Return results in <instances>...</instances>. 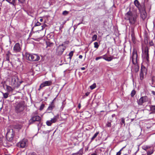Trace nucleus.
I'll use <instances>...</instances> for the list:
<instances>
[{"instance_id":"1","label":"nucleus","mask_w":155,"mask_h":155,"mask_svg":"<svg viewBox=\"0 0 155 155\" xmlns=\"http://www.w3.org/2000/svg\"><path fill=\"white\" fill-rule=\"evenodd\" d=\"M124 18L127 20H128L130 25L133 26H135L136 21L137 15L133 14L130 11H129L127 13L125 16Z\"/></svg>"},{"instance_id":"2","label":"nucleus","mask_w":155,"mask_h":155,"mask_svg":"<svg viewBox=\"0 0 155 155\" xmlns=\"http://www.w3.org/2000/svg\"><path fill=\"white\" fill-rule=\"evenodd\" d=\"M137 51L136 49H134L130 59H131L133 64L135 65L134 70L136 72L139 71V66L137 64Z\"/></svg>"},{"instance_id":"3","label":"nucleus","mask_w":155,"mask_h":155,"mask_svg":"<svg viewBox=\"0 0 155 155\" xmlns=\"http://www.w3.org/2000/svg\"><path fill=\"white\" fill-rule=\"evenodd\" d=\"M25 56L27 60L31 61H38L40 59L39 56L35 54H30L26 53Z\"/></svg>"},{"instance_id":"4","label":"nucleus","mask_w":155,"mask_h":155,"mask_svg":"<svg viewBox=\"0 0 155 155\" xmlns=\"http://www.w3.org/2000/svg\"><path fill=\"white\" fill-rule=\"evenodd\" d=\"M25 109V105L23 103L20 102L18 103L15 107V111L18 114L20 113Z\"/></svg>"},{"instance_id":"5","label":"nucleus","mask_w":155,"mask_h":155,"mask_svg":"<svg viewBox=\"0 0 155 155\" xmlns=\"http://www.w3.org/2000/svg\"><path fill=\"white\" fill-rule=\"evenodd\" d=\"M28 140L26 139H24L17 144V146L20 148H24L27 146Z\"/></svg>"},{"instance_id":"6","label":"nucleus","mask_w":155,"mask_h":155,"mask_svg":"<svg viewBox=\"0 0 155 155\" xmlns=\"http://www.w3.org/2000/svg\"><path fill=\"white\" fill-rule=\"evenodd\" d=\"M66 49V47L62 44L58 47L56 51V53L58 55H61Z\"/></svg>"},{"instance_id":"7","label":"nucleus","mask_w":155,"mask_h":155,"mask_svg":"<svg viewBox=\"0 0 155 155\" xmlns=\"http://www.w3.org/2000/svg\"><path fill=\"white\" fill-rule=\"evenodd\" d=\"M18 81V78L16 76H12L11 79L10 83L12 86H15L17 84Z\"/></svg>"},{"instance_id":"8","label":"nucleus","mask_w":155,"mask_h":155,"mask_svg":"<svg viewBox=\"0 0 155 155\" xmlns=\"http://www.w3.org/2000/svg\"><path fill=\"white\" fill-rule=\"evenodd\" d=\"M21 50V47L18 43H16L13 48V52L14 53L20 52Z\"/></svg>"},{"instance_id":"9","label":"nucleus","mask_w":155,"mask_h":155,"mask_svg":"<svg viewBox=\"0 0 155 155\" xmlns=\"http://www.w3.org/2000/svg\"><path fill=\"white\" fill-rule=\"evenodd\" d=\"M14 136V134L12 131V132H8L6 136V138L7 140L9 142H12L13 140Z\"/></svg>"},{"instance_id":"10","label":"nucleus","mask_w":155,"mask_h":155,"mask_svg":"<svg viewBox=\"0 0 155 155\" xmlns=\"http://www.w3.org/2000/svg\"><path fill=\"white\" fill-rule=\"evenodd\" d=\"M147 74V70L144 67L142 66L141 71L140 74V79L142 80L144 78V74Z\"/></svg>"},{"instance_id":"11","label":"nucleus","mask_w":155,"mask_h":155,"mask_svg":"<svg viewBox=\"0 0 155 155\" xmlns=\"http://www.w3.org/2000/svg\"><path fill=\"white\" fill-rule=\"evenodd\" d=\"M148 101V98L146 96H143L141 98L137 101V103L139 105H141L143 104Z\"/></svg>"},{"instance_id":"12","label":"nucleus","mask_w":155,"mask_h":155,"mask_svg":"<svg viewBox=\"0 0 155 155\" xmlns=\"http://www.w3.org/2000/svg\"><path fill=\"white\" fill-rule=\"evenodd\" d=\"M40 117L38 115L32 116L30 119L29 121L31 124L33 123L35 121H39L41 120Z\"/></svg>"},{"instance_id":"13","label":"nucleus","mask_w":155,"mask_h":155,"mask_svg":"<svg viewBox=\"0 0 155 155\" xmlns=\"http://www.w3.org/2000/svg\"><path fill=\"white\" fill-rule=\"evenodd\" d=\"M52 82L51 81H48L43 82L40 85V87H44L46 86H49L51 85Z\"/></svg>"},{"instance_id":"14","label":"nucleus","mask_w":155,"mask_h":155,"mask_svg":"<svg viewBox=\"0 0 155 155\" xmlns=\"http://www.w3.org/2000/svg\"><path fill=\"white\" fill-rule=\"evenodd\" d=\"M148 52V48H145L144 51V58H146V61L147 62H149V54Z\"/></svg>"},{"instance_id":"15","label":"nucleus","mask_w":155,"mask_h":155,"mask_svg":"<svg viewBox=\"0 0 155 155\" xmlns=\"http://www.w3.org/2000/svg\"><path fill=\"white\" fill-rule=\"evenodd\" d=\"M54 107H55L54 104H51L48 107V108L47 110L48 111H51L54 109ZM51 112V111L49 112Z\"/></svg>"},{"instance_id":"16","label":"nucleus","mask_w":155,"mask_h":155,"mask_svg":"<svg viewBox=\"0 0 155 155\" xmlns=\"http://www.w3.org/2000/svg\"><path fill=\"white\" fill-rule=\"evenodd\" d=\"M141 17L143 19H144L147 16V14L144 9V11H143L141 13Z\"/></svg>"},{"instance_id":"17","label":"nucleus","mask_w":155,"mask_h":155,"mask_svg":"<svg viewBox=\"0 0 155 155\" xmlns=\"http://www.w3.org/2000/svg\"><path fill=\"white\" fill-rule=\"evenodd\" d=\"M103 59L106 61H112L113 59V56L110 57H106L105 55L103 56Z\"/></svg>"},{"instance_id":"18","label":"nucleus","mask_w":155,"mask_h":155,"mask_svg":"<svg viewBox=\"0 0 155 155\" xmlns=\"http://www.w3.org/2000/svg\"><path fill=\"white\" fill-rule=\"evenodd\" d=\"M59 116L58 115L54 116V117L52 119L51 121L52 123L55 122L58 118Z\"/></svg>"},{"instance_id":"19","label":"nucleus","mask_w":155,"mask_h":155,"mask_svg":"<svg viewBox=\"0 0 155 155\" xmlns=\"http://www.w3.org/2000/svg\"><path fill=\"white\" fill-rule=\"evenodd\" d=\"M11 52L8 51V53L6 54V60L5 61H9V57L11 55Z\"/></svg>"},{"instance_id":"20","label":"nucleus","mask_w":155,"mask_h":155,"mask_svg":"<svg viewBox=\"0 0 155 155\" xmlns=\"http://www.w3.org/2000/svg\"><path fill=\"white\" fill-rule=\"evenodd\" d=\"M150 111H152L150 113H155V106L151 105L150 106Z\"/></svg>"},{"instance_id":"21","label":"nucleus","mask_w":155,"mask_h":155,"mask_svg":"<svg viewBox=\"0 0 155 155\" xmlns=\"http://www.w3.org/2000/svg\"><path fill=\"white\" fill-rule=\"evenodd\" d=\"M154 151L153 148V147H151L150 149V150H148L147 151V153L149 155H150L152 154Z\"/></svg>"},{"instance_id":"22","label":"nucleus","mask_w":155,"mask_h":155,"mask_svg":"<svg viewBox=\"0 0 155 155\" xmlns=\"http://www.w3.org/2000/svg\"><path fill=\"white\" fill-rule=\"evenodd\" d=\"M6 90L8 92H9L11 91H13V89L11 87L7 85H6Z\"/></svg>"},{"instance_id":"23","label":"nucleus","mask_w":155,"mask_h":155,"mask_svg":"<svg viewBox=\"0 0 155 155\" xmlns=\"http://www.w3.org/2000/svg\"><path fill=\"white\" fill-rule=\"evenodd\" d=\"M152 146H143V149L144 150L146 151L147 152L149 150L148 149H150Z\"/></svg>"},{"instance_id":"24","label":"nucleus","mask_w":155,"mask_h":155,"mask_svg":"<svg viewBox=\"0 0 155 155\" xmlns=\"http://www.w3.org/2000/svg\"><path fill=\"white\" fill-rule=\"evenodd\" d=\"M83 153V150L80 149L78 152L77 153H73L72 155H82Z\"/></svg>"},{"instance_id":"25","label":"nucleus","mask_w":155,"mask_h":155,"mask_svg":"<svg viewBox=\"0 0 155 155\" xmlns=\"http://www.w3.org/2000/svg\"><path fill=\"white\" fill-rule=\"evenodd\" d=\"M121 125H122L123 124H124V126L125 125V119L124 117H122L121 118V121L120 123Z\"/></svg>"},{"instance_id":"26","label":"nucleus","mask_w":155,"mask_h":155,"mask_svg":"<svg viewBox=\"0 0 155 155\" xmlns=\"http://www.w3.org/2000/svg\"><path fill=\"white\" fill-rule=\"evenodd\" d=\"M134 4L135 6L137 7H138L140 5V4L137 0H135L134 1Z\"/></svg>"},{"instance_id":"27","label":"nucleus","mask_w":155,"mask_h":155,"mask_svg":"<svg viewBox=\"0 0 155 155\" xmlns=\"http://www.w3.org/2000/svg\"><path fill=\"white\" fill-rule=\"evenodd\" d=\"M22 127V126L20 124H17L15 125V128L18 130H19L21 129Z\"/></svg>"},{"instance_id":"28","label":"nucleus","mask_w":155,"mask_h":155,"mask_svg":"<svg viewBox=\"0 0 155 155\" xmlns=\"http://www.w3.org/2000/svg\"><path fill=\"white\" fill-rule=\"evenodd\" d=\"M2 94L3 95V98L5 99L7 98L8 97V95L9 94V93H4L2 92Z\"/></svg>"},{"instance_id":"29","label":"nucleus","mask_w":155,"mask_h":155,"mask_svg":"<svg viewBox=\"0 0 155 155\" xmlns=\"http://www.w3.org/2000/svg\"><path fill=\"white\" fill-rule=\"evenodd\" d=\"M99 134V132H98L95 133L93 137L91 138V141H93L97 137Z\"/></svg>"},{"instance_id":"30","label":"nucleus","mask_w":155,"mask_h":155,"mask_svg":"<svg viewBox=\"0 0 155 155\" xmlns=\"http://www.w3.org/2000/svg\"><path fill=\"white\" fill-rule=\"evenodd\" d=\"M74 52V51H71L69 53L68 55L69 56V59L71 60V59L72 57L73 56V53Z\"/></svg>"},{"instance_id":"31","label":"nucleus","mask_w":155,"mask_h":155,"mask_svg":"<svg viewBox=\"0 0 155 155\" xmlns=\"http://www.w3.org/2000/svg\"><path fill=\"white\" fill-rule=\"evenodd\" d=\"M96 86V83H94L92 85L90 86V88L91 90H93L94 89Z\"/></svg>"},{"instance_id":"32","label":"nucleus","mask_w":155,"mask_h":155,"mask_svg":"<svg viewBox=\"0 0 155 155\" xmlns=\"http://www.w3.org/2000/svg\"><path fill=\"white\" fill-rule=\"evenodd\" d=\"M94 48H98L99 47V45H98V43L97 42H95L94 43Z\"/></svg>"},{"instance_id":"33","label":"nucleus","mask_w":155,"mask_h":155,"mask_svg":"<svg viewBox=\"0 0 155 155\" xmlns=\"http://www.w3.org/2000/svg\"><path fill=\"white\" fill-rule=\"evenodd\" d=\"M97 36L96 35H94L92 37V41H95L97 40Z\"/></svg>"},{"instance_id":"34","label":"nucleus","mask_w":155,"mask_h":155,"mask_svg":"<svg viewBox=\"0 0 155 155\" xmlns=\"http://www.w3.org/2000/svg\"><path fill=\"white\" fill-rule=\"evenodd\" d=\"M136 94V91L134 90H133L131 91V96L132 97H133Z\"/></svg>"},{"instance_id":"35","label":"nucleus","mask_w":155,"mask_h":155,"mask_svg":"<svg viewBox=\"0 0 155 155\" xmlns=\"http://www.w3.org/2000/svg\"><path fill=\"white\" fill-rule=\"evenodd\" d=\"M52 123H51V120H48L46 122V124L48 126H51Z\"/></svg>"},{"instance_id":"36","label":"nucleus","mask_w":155,"mask_h":155,"mask_svg":"<svg viewBox=\"0 0 155 155\" xmlns=\"http://www.w3.org/2000/svg\"><path fill=\"white\" fill-rule=\"evenodd\" d=\"M41 24L40 22H37L35 25L32 28V29H33L35 27V26H39L41 25Z\"/></svg>"},{"instance_id":"37","label":"nucleus","mask_w":155,"mask_h":155,"mask_svg":"<svg viewBox=\"0 0 155 155\" xmlns=\"http://www.w3.org/2000/svg\"><path fill=\"white\" fill-rule=\"evenodd\" d=\"M68 13H69L68 12L66 11H64L62 13V14L64 15H68Z\"/></svg>"},{"instance_id":"38","label":"nucleus","mask_w":155,"mask_h":155,"mask_svg":"<svg viewBox=\"0 0 155 155\" xmlns=\"http://www.w3.org/2000/svg\"><path fill=\"white\" fill-rule=\"evenodd\" d=\"M106 126L108 127H110L111 126V122H107Z\"/></svg>"},{"instance_id":"39","label":"nucleus","mask_w":155,"mask_h":155,"mask_svg":"<svg viewBox=\"0 0 155 155\" xmlns=\"http://www.w3.org/2000/svg\"><path fill=\"white\" fill-rule=\"evenodd\" d=\"M45 107V105L44 104H42L40 107V110H42Z\"/></svg>"},{"instance_id":"40","label":"nucleus","mask_w":155,"mask_h":155,"mask_svg":"<svg viewBox=\"0 0 155 155\" xmlns=\"http://www.w3.org/2000/svg\"><path fill=\"white\" fill-rule=\"evenodd\" d=\"M33 70L31 69L29 72V74L30 75H31L33 76L34 75V73L33 72Z\"/></svg>"},{"instance_id":"41","label":"nucleus","mask_w":155,"mask_h":155,"mask_svg":"<svg viewBox=\"0 0 155 155\" xmlns=\"http://www.w3.org/2000/svg\"><path fill=\"white\" fill-rule=\"evenodd\" d=\"M149 44L150 46H153L154 45V44L152 41H150L149 42Z\"/></svg>"},{"instance_id":"42","label":"nucleus","mask_w":155,"mask_h":155,"mask_svg":"<svg viewBox=\"0 0 155 155\" xmlns=\"http://www.w3.org/2000/svg\"><path fill=\"white\" fill-rule=\"evenodd\" d=\"M101 58H103V56H100L98 57H96L95 58V60L96 61H97L99 59H101Z\"/></svg>"},{"instance_id":"43","label":"nucleus","mask_w":155,"mask_h":155,"mask_svg":"<svg viewBox=\"0 0 155 155\" xmlns=\"http://www.w3.org/2000/svg\"><path fill=\"white\" fill-rule=\"evenodd\" d=\"M18 2L21 4H23L24 3L25 0H18Z\"/></svg>"},{"instance_id":"44","label":"nucleus","mask_w":155,"mask_h":155,"mask_svg":"<svg viewBox=\"0 0 155 155\" xmlns=\"http://www.w3.org/2000/svg\"><path fill=\"white\" fill-rule=\"evenodd\" d=\"M52 44V43H50L49 42H47V45L48 46H51Z\"/></svg>"},{"instance_id":"45","label":"nucleus","mask_w":155,"mask_h":155,"mask_svg":"<svg viewBox=\"0 0 155 155\" xmlns=\"http://www.w3.org/2000/svg\"><path fill=\"white\" fill-rule=\"evenodd\" d=\"M28 155H37V154L35 152H32L28 154Z\"/></svg>"},{"instance_id":"46","label":"nucleus","mask_w":155,"mask_h":155,"mask_svg":"<svg viewBox=\"0 0 155 155\" xmlns=\"http://www.w3.org/2000/svg\"><path fill=\"white\" fill-rule=\"evenodd\" d=\"M46 26V25H41V30H43L44 29V28Z\"/></svg>"},{"instance_id":"47","label":"nucleus","mask_w":155,"mask_h":155,"mask_svg":"<svg viewBox=\"0 0 155 155\" xmlns=\"http://www.w3.org/2000/svg\"><path fill=\"white\" fill-rule=\"evenodd\" d=\"M4 145L5 146H11L12 145V144H9V143H8V144H6V143H4Z\"/></svg>"},{"instance_id":"48","label":"nucleus","mask_w":155,"mask_h":155,"mask_svg":"<svg viewBox=\"0 0 155 155\" xmlns=\"http://www.w3.org/2000/svg\"><path fill=\"white\" fill-rule=\"evenodd\" d=\"M151 5H149V7L148 8V10L149 12H150V11L151 9Z\"/></svg>"},{"instance_id":"49","label":"nucleus","mask_w":155,"mask_h":155,"mask_svg":"<svg viewBox=\"0 0 155 155\" xmlns=\"http://www.w3.org/2000/svg\"><path fill=\"white\" fill-rule=\"evenodd\" d=\"M89 94H90V92H87L85 94V95H86V96H88Z\"/></svg>"},{"instance_id":"50","label":"nucleus","mask_w":155,"mask_h":155,"mask_svg":"<svg viewBox=\"0 0 155 155\" xmlns=\"http://www.w3.org/2000/svg\"><path fill=\"white\" fill-rule=\"evenodd\" d=\"M121 154V152H120V151H119L117 153L116 155H120Z\"/></svg>"},{"instance_id":"51","label":"nucleus","mask_w":155,"mask_h":155,"mask_svg":"<svg viewBox=\"0 0 155 155\" xmlns=\"http://www.w3.org/2000/svg\"><path fill=\"white\" fill-rule=\"evenodd\" d=\"M151 93L153 95H155V92L154 91H152Z\"/></svg>"},{"instance_id":"52","label":"nucleus","mask_w":155,"mask_h":155,"mask_svg":"<svg viewBox=\"0 0 155 155\" xmlns=\"http://www.w3.org/2000/svg\"><path fill=\"white\" fill-rule=\"evenodd\" d=\"M56 99V98H54V99L53 100V101L51 102V104H54V102L55 100Z\"/></svg>"},{"instance_id":"53","label":"nucleus","mask_w":155,"mask_h":155,"mask_svg":"<svg viewBox=\"0 0 155 155\" xmlns=\"http://www.w3.org/2000/svg\"><path fill=\"white\" fill-rule=\"evenodd\" d=\"M82 57L83 56L82 55H80L79 56V58L80 59H82Z\"/></svg>"},{"instance_id":"54","label":"nucleus","mask_w":155,"mask_h":155,"mask_svg":"<svg viewBox=\"0 0 155 155\" xmlns=\"http://www.w3.org/2000/svg\"><path fill=\"white\" fill-rule=\"evenodd\" d=\"M78 108L79 109H80L81 107V105L80 104H79L78 105Z\"/></svg>"},{"instance_id":"55","label":"nucleus","mask_w":155,"mask_h":155,"mask_svg":"<svg viewBox=\"0 0 155 155\" xmlns=\"http://www.w3.org/2000/svg\"><path fill=\"white\" fill-rule=\"evenodd\" d=\"M125 146L123 147V148H122L119 151H120V152H121V151H122L123 150L125 147Z\"/></svg>"},{"instance_id":"56","label":"nucleus","mask_w":155,"mask_h":155,"mask_svg":"<svg viewBox=\"0 0 155 155\" xmlns=\"http://www.w3.org/2000/svg\"><path fill=\"white\" fill-rule=\"evenodd\" d=\"M81 69L82 70H84L85 69V68L84 67H82L81 68Z\"/></svg>"},{"instance_id":"57","label":"nucleus","mask_w":155,"mask_h":155,"mask_svg":"<svg viewBox=\"0 0 155 155\" xmlns=\"http://www.w3.org/2000/svg\"><path fill=\"white\" fill-rule=\"evenodd\" d=\"M115 116V114H113L112 115V117H114Z\"/></svg>"},{"instance_id":"58","label":"nucleus","mask_w":155,"mask_h":155,"mask_svg":"<svg viewBox=\"0 0 155 155\" xmlns=\"http://www.w3.org/2000/svg\"><path fill=\"white\" fill-rule=\"evenodd\" d=\"M91 155H97V154L95 153H92Z\"/></svg>"},{"instance_id":"59","label":"nucleus","mask_w":155,"mask_h":155,"mask_svg":"<svg viewBox=\"0 0 155 155\" xmlns=\"http://www.w3.org/2000/svg\"><path fill=\"white\" fill-rule=\"evenodd\" d=\"M43 21V19L42 18H41L40 19V21H41V22H42V21Z\"/></svg>"},{"instance_id":"60","label":"nucleus","mask_w":155,"mask_h":155,"mask_svg":"<svg viewBox=\"0 0 155 155\" xmlns=\"http://www.w3.org/2000/svg\"><path fill=\"white\" fill-rule=\"evenodd\" d=\"M43 87H40V86H39V88L38 89V90L39 91H40L42 88H43Z\"/></svg>"},{"instance_id":"61","label":"nucleus","mask_w":155,"mask_h":155,"mask_svg":"<svg viewBox=\"0 0 155 155\" xmlns=\"http://www.w3.org/2000/svg\"><path fill=\"white\" fill-rule=\"evenodd\" d=\"M81 23H82V22L79 23L78 24V25H80V24H81Z\"/></svg>"},{"instance_id":"62","label":"nucleus","mask_w":155,"mask_h":155,"mask_svg":"<svg viewBox=\"0 0 155 155\" xmlns=\"http://www.w3.org/2000/svg\"><path fill=\"white\" fill-rule=\"evenodd\" d=\"M152 83H153V81H154V80H153V78H152Z\"/></svg>"},{"instance_id":"63","label":"nucleus","mask_w":155,"mask_h":155,"mask_svg":"<svg viewBox=\"0 0 155 155\" xmlns=\"http://www.w3.org/2000/svg\"><path fill=\"white\" fill-rule=\"evenodd\" d=\"M134 120V119H131V121H132Z\"/></svg>"},{"instance_id":"64","label":"nucleus","mask_w":155,"mask_h":155,"mask_svg":"<svg viewBox=\"0 0 155 155\" xmlns=\"http://www.w3.org/2000/svg\"><path fill=\"white\" fill-rule=\"evenodd\" d=\"M118 58L117 57L114 58Z\"/></svg>"}]
</instances>
